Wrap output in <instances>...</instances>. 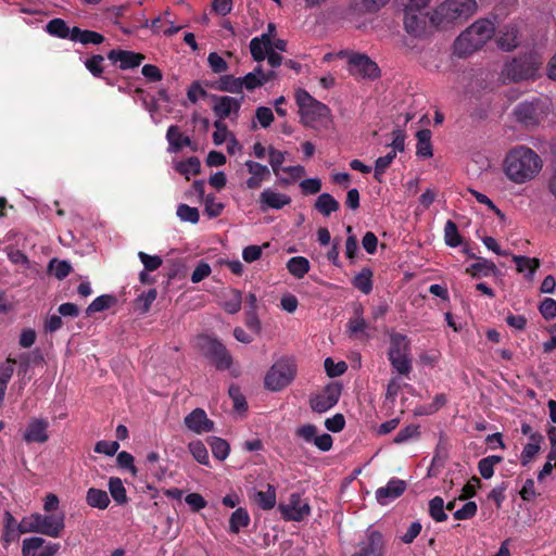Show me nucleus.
I'll return each mask as SVG.
<instances>
[{
	"label": "nucleus",
	"mask_w": 556,
	"mask_h": 556,
	"mask_svg": "<svg viewBox=\"0 0 556 556\" xmlns=\"http://www.w3.org/2000/svg\"><path fill=\"white\" fill-rule=\"evenodd\" d=\"M543 162L540 155L526 146L511 149L504 161V172L507 178L515 184H525L532 180L542 169Z\"/></svg>",
	"instance_id": "nucleus-1"
},
{
	"label": "nucleus",
	"mask_w": 556,
	"mask_h": 556,
	"mask_svg": "<svg viewBox=\"0 0 556 556\" xmlns=\"http://www.w3.org/2000/svg\"><path fill=\"white\" fill-rule=\"evenodd\" d=\"M494 24L481 18L465 29L454 42V53L459 58L467 56L482 48L494 35Z\"/></svg>",
	"instance_id": "nucleus-2"
},
{
	"label": "nucleus",
	"mask_w": 556,
	"mask_h": 556,
	"mask_svg": "<svg viewBox=\"0 0 556 556\" xmlns=\"http://www.w3.org/2000/svg\"><path fill=\"white\" fill-rule=\"evenodd\" d=\"M478 9L476 0H445L430 16V21L438 27L450 24H463L471 17Z\"/></svg>",
	"instance_id": "nucleus-3"
},
{
	"label": "nucleus",
	"mask_w": 556,
	"mask_h": 556,
	"mask_svg": "<svg viewBox=\"0 0 556 556\" xmlns=\"http://www.w3.org/2000/svg\"><path fill=\"white\" fill-rule=\"evenodd\" d=\"M541 64V58L535 52L519 54L505 64L503 76L514 83L534 79Z\"/></svg>",
	"instance_id": "nucleus-4"
},
{
	"label": "nucleus",
	"mask_w": 556,
	"mask_h": 556,
	"mask_svg": "<svg viewBox=\"0 0 556 556\" xmlns=\"http://www.w3.org/2000/svg\"><path fill=\"white\" fill-rule=\"evenodd\" d=\"M197 348L217 370H227L232 365V356L226 346L216 338L201 334L197 338Z\"/></svg>",
	"instance_id": "nucleus-5"
},
{
	"label": "nucleus",
	"mask_w": 556,
	"mask_h": 556,
	"mask_svg": "<svg viewBox=\"0 0 556 556\" xmlns=\"http://www.w3.org/2000/svg\"><path fill=\"white\" fill-rule=\"evenodd\" d=\"M296 375V365L291 358L278 359L267 371L264 384L270 391H281L288 387Z\"/></svg>",
	"instance_id": "nucleus-6"
},
{
	"label": "nucleus",
	"mask_w": 556,
	"mask_h": 556,
	"mask_svg": "<svg viewBox=\"0 0 556 556\" xmlns=\"http://www.w3.org/2000/svg\"><path fill=\"white\" fill-rule=\"evenodd\" d=\"M547 112L546 102L539 98L531 101H522L514 109L516 119L526 127L538 126Z\"/></svg>",
	"instance_id": "nucleus-7"
},
{
	"label": "nucleus",
	"mask_w": 556,
	"mask_h": 556,
	"mask_svg": "<svg viewBox=\"0 0 556 556\" xmlns=\"http://www.w3.org/2000/svg\"><path fill=\"white\" fill-rule=\"evenodd\" d=\"M348 70L356 78L374 80L380 76L378 64L365 53H352L349 56Z\"/></svg>",
	"instance_id": "nucleus-8"
},
{
	"label": "nucleus",
	"mask_w": 556,
	"mask_h": 556,
	"mask_svg": "<svg viewBox=\"0 0 556 556\" xmlns=\"http://www.w3.org/2000/svg\"><path fill=\"white\" fill-rule=\"evenodd\" d=\"M278 509L286 521H302L311 514V506L300 493H292L288 504H279Z\"/></svg>",
	"instance_id": "nucleus-9"
},
{
	"label": "nucleus",
	"mask_w": 556,
	"mask_h": 556,
	"mask_svg": "<svg viewBox=\"0 0 556 556\" xmlns=\"http://www.w3.org/2000/svg\"><path fill=\"white\" fill-rule=\"evenodd\" d=\"M341 386L338 383L328 384L321 392L311 396L309 406L313 412L321 414L332 408L340 399Z\"/></svg>",
	"instance_id": "nucleus-10"
},
{
	"label": "nucleus",
	"mask_w": 556,
	"mask_h": 556,
	"mask_svg": "<svg viewBox=\"0 0 556 556\" xmlns=\"http://www.w3.org/2000/svg\"><path fill=\"white\" fill-rule=\"evenodd\" d=\"M386 540L378 530H368L366 539L358 544V551L352 556H384Z\"/></svg>",
	"instance_id": "nucleus-11"
},
{
	"label": "nucleus",
	"mask_w": 556,
	"mask_h": 556,
	"mask_svg": "<svg viewBox=\"0 0 556 556\" xmlns=\"http://www.w3.org/2000/svg\"><path fill=\"white\" fill-rule=\"evenodd\" d=\"M45 540L39 536L28 538L23 541V556H54L59 548V543H48L43 546Z\"/></svg>",
	"instance_id": "nucleus-12"
},
{
	"label": "nucleus",
	"mask_w": 556,
	"mask_h": 556,
	"mask_svg": "<svg viewBox=\"0 0 556 556\" xmlns=\"http://www.w3.org/2000/svg\"><path fill=\"white\" fill-rule=\"evenodd\" d=\"M106 56L112 63H118V67L122 71L136 68L146 59V55L140 52L123 49H112L108 52Z\"/></svg>",
	"instance_id": "nucleus-13"
},
{
	"label": "nucleus",
	"mask_w": 556,
	"mask_h": 556,
	"mask_svg": "<svg viewBox=\"0 0 556 556\" xmlns=\"http://www.w3.org/2000/svg\"><path fill=\"white\" fill-rule=\"evenodd\" d=\"M428 18L429 14L421 10L404 9V28L412 36L418 37L425 31Z\"/></svg>",
	"instance_id": "nucleus-14"
},
{
	"label": "nucleus",
	"mask_w": 556,
	"mask_h": 556,
	"mask_svg": "<svg viewBox=\"0 0 556 556\" xmlns=\"http://www.w3.org/2000/svg\"><path fill=\"white\" fill-rule=\"evenodd\" d=\"M210 98L214 102L212 109L218 119L229 117L232 112L238 114L243 100V96H241L240 99H237L229 96L211 94Z\"/></svg>",
	"instance_id": "nucleus-15"
},
{
	"label": "nucleus",
	"mask_w": 556,
	"mask_h": 556,
	"mask_svg": "<svg viewBox=\"0 0 556 556\" xmlns=\"http://www.w3.org/2000/svg\"><path fill=\"white\" fill-rule=\"evenodd\" d=\"M64 515H41L38 514V533L51 538L61 536L64 530Z\"/></svg>",
	"instance_id": "nucleus-16"
},
{
	"label": "nucleus",
	"mask_w": 556,
	"mask_h": 556,
	"mask_svg": "<svg viewBox=\"0 0 556 556\" xmlns=\"http://www.w3.org/2000/svg\"><path fill=\"white\" fill-rule=\"evenodd\" d=\"M184 422L189 430L198 434L210 432L214 428L213 420L207 418L205 410L202 408H194L185 417Z\"/></svg>",
	"instance_id": "nucleus-17"
},
{
	"label": "nucleus",
	"mask_w": 556,
	"mask_h": 556,
	"mask_svg": "<svg viewBox=\"0 0 556 556\" xmlns=\"http://www.w3.org/2000/svg\"><path fill=\"white\" fill-rule=\"evenodd\" d=\"M48 428L47 419L33 418L23 434V439L27 443H45L49 440Z\"/></svg>",
	"instance_id": "nucleus-18"
},
{
	"label": "nucleus",
	"mask_w": 556,
	"mask_h": 556,
	"mask_svg": "<svg viewBox=\"0 0 556 556\" xmlns=\"http://www.w3.org/2000/svg\"><path fill=\"white\" fill-rule=\"evenodd\" d=\"M406 490L404 480L392 478L386 486H381L376 491V500L379 504L386 505L390 501L400 497Z\"/></svg>",
	"instance_id": "nucleus-19"
},
{
	"label": "nucleus",
	"mask_w": 556,
	"mask_h": 556,
	"mask_svg": "<svg viewBox=\"0 0 556 556\" xmlns=\"http://www.w3.org/2000/svg\"><path fill=\"white\" fill-rule=\"evenodd\" d=\"M291 198L287 194L276 192L269 188L262 191L258 203L263 212L268 208L280 210L290 204Z\"/></svg>",
	"instance_id": "nucleus-20"
},
{
	"label": "nucleus",
	"mask_w": 556,
	"mask_h": 556,
	"mask_svg": "<svg viewBox=\"0 0 556 556\" xmlns=\"http://www.w3.org/2000/svg\"><path fill=\"white\" fill-rule=\"evenodd\" d=\"M245 166L248 172L251 174V177L247 179L245 185L251 190L258 189L262 182L270 176L268 167L258 162L249 160L245 162Z\"/></svg>",
	"instance_id": "nucleus-21"
},
{
	"label": "nucleus",
	"mask_w": 556,
	"mask_h": 556,
	"mask_svg": "<svg viewBox=\"0 0 556 556\" xmlns=\"http://www.w3.org/2000/svg\"><path fill=\"white\" fill-rule=\"evenodd\" d=\"M329 114V108L326 104L316 101L312 106H308L307 110L302 111L300 113V117L301 122L305 126H313L315 122H321L324 118H327Z\"/></svg>",
	"instance_id": "nucleus-22"
},
{
	"label": "nucleus",
	"mask_w": 556,
	"mask_h": 556,
	"mask_svg": "<svg viewBox=\"0 0 556 556\" xmlns=\"http://www.w3.org/2000/svg\"><path fill=\"white\" fill-rule=\"evenodd\" d=\"M410 346L409 340L405 334L392 333L390 336V348L388 352V359L395 357L409 356Z\"/></svg>",
	"instance_id": "nucleus-23"
},
{
	"label": "nucleus",
	"mask_w": 556,
	"mask_h": 556,
	"mask_svg": "<svg viewBox=\"0 0 556 556\" xmlns=\"http://www.w3.org/2000/svg\"><path fill=\"white\" fill-rule=\"evenodd\" d=\"M477 260L478 262L471 264L469 267L466 268V274L470 275L472 278L476 279L497 274V267L492 261L482 257H477Z\"/></svg>",
	"instance_id": "nucleus-24"
},
{
	"label": "nucleus",
	"mask_w": 556,
	"mask_h": 556,
	"mask_svg": "<svg viewBox=\"0 0 556 556\" xmlns=\"http://www.w3.org/2000/svg\"><path fill=\"white\" fill-rule=\"evenodd\" d=\"M105 37L94 30L80 29L77 26L72 28V41L80 42L83 45H101Z\"/></svg>",
	"instance_id": "nucleus-25"
},
{
	"label": "nucleus",
	"mask_w": 556,
	"mask_h": 556,
	"mask_svg": "<svg viewBox=\"0 0 556 556\" xmlns=\"http://www.w3.org/2000/svg\"><path fill=\"white\" fill-rule=\"evenodd\" d=\"M166 139H167L170 150L173 152H178L184 147L191 146V139L188 136H185L179 130V127L176 125H172L168 127V129L166 131Z\"/></svg>",
	"instance_id": "nucleus-26"
},
{
	"label": "nucleus",
	"mask_w": 556,
	"mask_h": 556,
	"mask_svg": "<svg viewBox=\"0 0 556 556\" xmlns=\"http://www.w3.org/2000/svg\"><path fill=\"white\" fill-rule=\"evenodd\" d=\"M431 130L430 129H420L416 134L417 146H416V154L417 156L429 159L433 155L432 144H431Z\"/></svg>",
	"instance_id": "nucleus-27"
},
{
	"label": "nucleus",
	"mask_w": 556,
	"mask_h": 556,
	"mask_svg": "<svg viewBox=\"0 0 556 556\" xmlns=\"http://www.w3.org/2000/svg\"><path fill=\"white\" fill-rule=\"evenodd\" d=\"M211 88L230 93H242L240 77L232 75L220 76L217 81L211 85Z\"/></svg>",
	"instance_id": "nucleus-28"
},
{
	"label": "nucleus",
	"mask_w": 556,
	"mask_h": 556,
	"mask_svg": "<svg viewBox=\"0 0 556 556\" xmlns=\"http://www.w3.org/2000/svg\"><path fill=\"white\" fill-rule=\"evenodd\" d=\"M374 271L369 267H364L361 271L352 279V286L359 290L364 294H369L372 291Z\"/></svg>",
	"instance_id": "nucleus-29"
},
{
	"label": "nucleus",
	"mask_w": 556,
	"mask_h": 556,
	"mask_svg": "<svg viewBox=\"0 0 556 556\" xmlns=\"http://www.w3.org/2000/svg\"><path fill=\"white\" fill-rule=\"evenodd\" d=\"M251 518L248 510L243 507L237 508L229 518V533L238 534L242 528L250 525Z\"/></svg>",
	"instance_id": "nucleus-30"
},
{
	"label": "nucleus",
	"mask_w": 556,
	"mask_h": 556,
	"mask_svg": "<svg viewBox=\"0 0 556 556\" xmlns=\"http://www.w3.org/2000/svg\"><path fill=\"white\" fill-rule=\"evenodd\" d=\"M513 261L517 266V270L519 273H525L528 270L526 277L528 279H532L535 271L539 269L541 262L536 257H528L523 255H514Z\"/></svg>",
	"instance_id": "nucleus-31"
},
{
	"label": "nucleus",
	"mask_w": 556,
	"mask_h": 556,
	"mask_svg": "<svg viewBox=\"0 0 556 556\" xmlns=\"http://www.w3.org/2000/svg\"><path fill=\"white\" fill-rule=\"evenodd\" d=\"M266 491H257L254 495V501L263 510H270L276 505V488L273 484L266 485Z\"/></svg>",
	"instance_id": "nucleus-32"
},
{
	"label": "nucleus",
	"mask_w": 556,
	"mask_h": 556,
	"mask_svg": "<svg viewBox=\"0 0 556 556\" xmlns=\"http://www.w3.org/2000/svg\"><path fill=\"white\" fill-rule=\"evenodd\" d=\"M315 208L324 216H330L340 208V204L330 193H321L315 202Z\"/></svg>",
	"instance_id": "nucleus-33"
},
{
	"label": "nucleus",
	"mask_w": 556,
	"mask_h": 556,
	"mask_svg": "<svg viewBox=\"0 0 556 556\" xmlns=\"http://www.w3.org/2000/svg\"><path fill=\"white\" fill-rule=\"evenodd\" d=\"M117 299L112 294H102L96 298L86 308V315L91 316L94 313L103 312L115 305Z\"/></svg>",
	"instance_id": "nucleus-34"
},
{
	"label": "nucleus",
	"mask_w": 556,
	"mask_h": 556,
	"mask_svg": "<svg viewBox=\"0 0 556 556\" xmlns=\"http://www.w3.org/2000/svg\"><path fill=\"white\" fill-rule=\"evenodd\" d=\"M309 268V262L304 256H293L287 263V269L298 279L303 278L308 273Z\"/></svg>",
	"instance_id": "nucleus-35"
},
{
	"label": "nucleus",
	"mask_w": 556,
	"mask_h": 556,
	"mask_svg": "<svg viewBox=\"0 0 556 556\" xmlns=\"http://www.w3.org/2000/svg\"><path fill=\"white\" fill-rule=\"evenodd\" d=\"M87 504L91 507L105 509L110 504L109 495L101 489L90 488L86 495Z\"/></svg>",
	"instance_id": "nucleus-36"
},
{
	"label": "nucleus",
	"mask_w": 556,
	"mask_h": 556,
	"mask_svg": "<svg viewBox=\"0 0 556 556\" xmlns=\"http://www.w3.org/2000/svg\"><path fill=\"white\" fill-rule=\"evenodd\" d=\"M47 31L54 37L72 40V28H70L66 22L62 18H52L46 26Z\"/></svg>",
	"instance_id": "nucleus-37"
},
{
	"label": "nucleus",
	"mask_w": 556,
	"mask_h": 556,
	"mask_svg": "<svg viewBox=\"0 0 556 556\" xmlns=\"http://www.w3.org/2000/svg\"><path fill=\"white\" fill-rule=\"evenodd\" d=\"M175 169L189 180L190 175H198L201 170V162L197 156H190L186 161L176 164Z\"/></svg>",
	"instance_id": "nucleus-38"
},
{
	"label": "nucleus",
	"mask_w": 556,
	"mask_h": 556,
	"mask_svg": "<svg viewBox=\"0 0 556 556\" xmlns=\"http://www.w3.org/2000/svg\"><path fill=\"white\" fill-rule=\"evenodd\" d=\"M208 444L211 446L213 456L216 459L224 460L229 455L230 446L226 440L218 437H211L208 438Z\"/></svg>",
	"instance_id": "nucleus-39"
},
{
	"label": "nucleus",
	"mask_w": 556,
	"mask_h": 556,
	"mask_svg": "<svg viewBox=\"0 0 556 556\" xmlns=\"http://www.w3.org/2000/svg\"><path fill=\"white\" fill-rule=\"evenodd\" d=\"M444 240L451 248L459 247L463 243V237L458 231L457 225L451 219L444 226Z\"/></svg>",
	"instance_id": "nucleus-40"
},
{
	"label": "nucleus",
	"mask_w": 556,
	"mask_h": 556,
	"mask_svg": "<svg viewBox=\"0 0 556 556\" xmlns=\"http://www.w3.org/2000/svg\"><path fill=\"white\" fill-rule=\"evenodd\" d=\"M109 490L111 496L117 504L127 503V494L126 489L122 482V480L117 477H111L109 480Z\"/></svg>",
	"instance_id": "nucleus-41"
},
{
	"label": "nucleus",
	"mask_w": 556,
	"mask_h": 556,
	"mask_svg": "<svg viewBox=\"0 0 556 556\" xmlns=\"http://www.w3.org/2000/svg\"><path fill=\"white\" fill-rule=\"evenodd\" d=\"M48 271L54 275V277L58 278L59 280H62L70 275V273L72 271V266L71 263L67 261L52 258L49 262Z\"/></svg>",
	"instance_id": "nucleus-42"
},
{
	"label": "nucleus",
	"mask_w": 556,
	"mask_h": 556,
	"mask_svg": "<svg viewBox=\"0 0 556 556\" xmlns=\"http://www.w3.org/2000/svg\"><path fill=\"white\" fill-rule=\"evenodd\" d=\"M17 522L15 518L12 516L10 511H5L4 514V530L2 534V539L10 543L18 539V530H17Z\"/></svg>",
	"instance_id": "nucleus-43"
},
{
	"label": "nucleus",
	"mask_w": 556,
	"mask_h": 556,
	"mask_svg": "<svg viewBox=\"0 0 556 556\" xmlns=\"http://www.w3.org/2000/svg\"><path fill=\"white\" fill-rule=\"evenodd\" d=\"M429 515L437 522H443L447 519L444 511V501L441 496H434L429 501Z\"/></svg>",
	"instance_id": "nucleus-44"
},
{
	"label": "nucleus",
	"mask_w": 556,
	"mask_h": 556,
	"mask_svg": "<svg viewBox=\"0 0 556 556\" xmlns=\"http://www.w3.org/2000/svg\"><path fill=\"white\" fill-rule=\"evenodd\" d=\"M396 154L395 151H390L384 156H380L375 162V170H374V178L378 182L382 181V176L388 169V167L391 165L393 160L395 159Z\"/></svg>",
	"instance_id": "nucleus-45"
},
{
	"label": "nucleus",
	"mask_w": 556,
	"mask_h": 556,
	"mask_svg": "<svg viewBox=\"0 0 556 556\" xmlns=\"http://www.w3.org/2000/svg\"><path fill=\"white\" fill-rule=\"evenodd\" d=\"M188 448L198 463L206 466L210 465L208 452L202 441H191L188 445Z\"/></svg>",
	"instance_id": "nucleus-46"
},
{
	"label": "nucleus",
	"mask_w": 556,
	"mask_h": 556,
	"mask_svg": "<svg viewBox=\"0 0 556 556\" xmlns=\"http://www.w3.org/2000/svg\"><path fill=\"white\" fill-rule=\"evenodd\" d=\"M242 293L238 289H230V298L223 303V308L228 314H237L241 309Z\"/></svg>",
	"instance_id": "nucleus-47"
},
{
	"label": "nucleus",
	"mask_w": 556,
	"mask_h": 556,
	"mask_svg": "<svg viewBox=\"0 0 556 556\" xmlns=\"http://www.w3.org/2000/svg\"><path fill=\"white\" fill-rule=\"evenodd\" d=\"M103 61L104 58L101 54H93L85 61L86 68L96 78H103Z\"/></svg>",
	"instance_id": "nucleus-48"
},
{
	"label": "nucleus",
	"mask_w": 556,
	"mask_h": 556,
	"mask_svg": "<svg viewBox=\"0 0 556 556\" xmlns=\"http://www.w3.org/2000/svg\"><path fill=\"white\" fill-rule=\"evenodd\" d=\"M177 216L182 222H189L191 224H197L200 219L199 210L197 207H191L188 204H179L177 206Z\"/></svg>",
	"instance_id": "nucleus-49"
},
{
	"label": "nucleus",
	"mask_w": 556,
	"mask_h": 556,
	"mask_svg": "<svg viewBox=\"0 0 556 556\" xmlns=\"http://www.w3.org/2000/svg\"><path fill=\"white\" fill-rule=\"evenodd\" d=\"M420 435L419 426L418 425H408L405 428L401 429L393 439V442L396 444H402L407 442L410 439H417Z\"/></svg>",
	"instance_id": "nucleus-50"
},
{
	"label": "nucleus",
	"mask_w": 556,
	"mask_h": 556,
	"mask_svg": "<svg viewBox=\"0 0 556 556\" xmlns=\"http://www.w3.org/2000/svg\"><path fill=\"white\" fill-rule=\"evenodd\" d=\"M17 361L11 356L7 357L5 362L0 364V386L7 388L14 372V365Z\"/></svg>",
	"instance_id": "nucleus-51"
},
{
	"label": "nucleus",
	"mask_w": 556,
	"mask_h": 556,
	"mask_svg": "<svg viewBox=\"0 0 556 556\" xmlns=\"http://www.w3.org/2000/svg\"><path fill=\"white\" fill-rule=\"evenodd\" d=\"M202 201L204 202V212L210 218L218 217L222 214L224 204L216 202L214 194H207Z\"/></svg>",
	"instance_id": "nucleus-52"
},
{
	"label": "nucleus",
	"mask_w": 556,
	"mask_h": 556,
	"mask_svg": "<svg viewBox=\"0 0 556 556\" xmlns=\"http://www.w3.org/2000/svg\"><path fill=\"white\" fill-rule=\"evenodd\" d=\"M18 532L22 533H38V513L24 517L17 525Z\"/></svg>",
	"instance_id": "nucleus-53"
},
{
	"label": "nucleus",
	"mask_w": 556,
	"mask_h": 556,
	"mask_svg": "<svg viewBox=\"0 0 556 556\" xmlns=\"http://www.w3.org/2000/svg\"><path fill=\"white\" fill-rule=\"evenodd\" d=\"M139 260L142 262L144 266V270L154 271L161 267L163 264V260L159 255H149L146 252L140 251L138 253Z\"/></svg>",
	"instance_id": "nucleus-54"
},
{
	"label": "nucleus",
	"mask_w": 556,
	"mask_h": 556,
	"mask_svg": "<svg viewBox=\"0 0 556 556\" xmlns=\"http://www.w3.org/2000/svg\"><path fill=\"white\" fill-rule=\"evenodd\" d=\"M325 369L329 377L334 378L343 375L348 369V365L344 362L334 363L331 357H327L325 359Z\"/></svg>",
	"instance_id": "nucleus-55"
},
{
	"label": "nucleus",
	"mask_w": 556,
	"mask_h": 556,
	"mask_svg": "<svg viewBox=\"0 0 556 556\" xmlns=\"http://www.w3.org/2000/svg\"><path fill=\"white\" fill-rule=\"evenodd\" d=\"M242 89L254 90L267 83V78L258 77L255 73H248L244 77H240Z\"/></svg>",
	"instance_id": "nucleus-56"
},
{
	"label": "nucleus",
	"mask_w": 556,
	"mask_h": 556,
	"mask_svg": "<svg viewBox=\"0 0 556 556\" xmlns=\"http://www.w3.org/2000/svg\"><path fill=\"white\" fill-rule=\"evenodd\" d=\"M207 62L212 72L215 74H222L228 71L227 62L217 52H211L207 56Z\"/></svg>",
	"instance_id": "nucleus-57"
},
{
	"label": "nucleus",
	"mask_w": 556,
	"mask_h": 556,
	"mask_svg": "<svg viewBox=\"0 0 556 556\" xmlns=\"http://www.w3.org/2000/svg\"><path fill=\"white\" fill-rule=\"evenodd\" d=\"M478 506L475 502H467L462 508L457 509L453 516L456 520H468L476 516Z\"/></svg>",
	"instance_id": "nucleus-58"
},
{
	"label": "nucleus",
	"mask_w": 556,
	"mask_h": 556,
	"mask_svg": "<svg viewBox=\"0 0 556 556\" xmlns=\"http://www.w3.org/2000/svg\"><path fill=\"white\" fill-rule=\"evenodd\" d=\"M389 362L392 368L400 375L407 376L412 371V362L409 356L391 358Z\"/></svg>",
	"instance_id": "nucleus-59"
},
{
	"label": "nucleus",
	"mask_w": 556,
	"mask_h": 556,
	"mask_svg": "<svg viewBox=\"0 0 556 556\" xmlns=\"http://www.w3.org/2000/svg\"><path fill=\"white\" fill-rule=\"evenodd\" d=\"M269 164L275 175L282 170L281 165L285 162V152H281L273 147L268 149Z\"/></svg>",
	"instance_id": "nucleus-60"
},
{
	"label": "nucleus",
	"mask_w": 556,
	"mask_h": 556,
	"mask_svg": "<svg viewBox=\"0 0 556 556\" xmlns=\"http://www.w3.org/2000/svg\"><path fill=\"white\" fill-rule=\"evenodd\" d=\"M294 97H295V102L299 106V113H301L304 110H307L308 106H312V104L317 101L304 89H298L295 91Z\"/></svg>",
	"instance_id": "nucleus-61"
},
{
	"label": "nucleus",
	"mask_w": 556,
	"mask_h": 556,
	"mask_svg": "<svg viewBox=\"0 0 556 556\" xmlns=\"http://www.w3.org/2000/svg\"><path fill=\"white\" fill-rule=\"evenodd\" d=\"M244 324L255 334L262 331V324L257 315V311H244Z\"/></svg>",
	"instance_id": "nucleus-62"
},
{
	"label": "nucleus",
	"mask_w": 556,
	"mask_h": 556,
	"mask_svg": "<svg viewBox=\"0 0 556 556\" xmlns=\"http://www.w3.org/2000/svg\"><path fill=\"white\" fill-rule=\"evenodd\" d=\"M119 448V443L117 441H99L94 445V452L98 454H104L108 456H113Z\"/></svg>",
	"instance_id": "nucleus-63"
},
{
	"label": "nucleus",
	"mask_w": 556,
	"mask_h": 556,
	"mask_svg": "<svg viewBox=\"0 0 556 556\" xmlns=\"http://www.w3.org/2000/svg\"><path fill=\"white\" fill-rule=\"evenodd\" d=\"M539 311L546 320L553 319L556 316V301L552 298H545L541 302Z\"/></svg>",
	"instance_id": "nucleus-64"
}]
</instances>
